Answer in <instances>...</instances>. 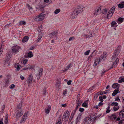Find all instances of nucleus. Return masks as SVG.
I'll use <instances>...</instances> for the list:
<instances>
[{
	"instance_id": "nucleus-1",
	"label": "nucleus",
	"mask_w": 124,
	"mask_h": 124,
	"mask_svg": "<svg viewBox=\"0 0 124 124\" xmlns=\"http://www.w3.org/2000/svg\"><path fill=\"white\" fill-rule=\"evenodd\" d=\"M115 7V6H114L110 9L107 15V18L108 19L110 18L113 15L114 12Z\"/></svg>"
},
{
	"instance_id": "nucleus-2",
	"label": "nucleus",
	"mask_w": 124,
	"mask_h": 124,
	"mask_svg": "<svg viewBox=\"0 0 124 124\" xmlns=\"http://www.w3.org/2000/svg\"><path fill=\"white\" fill-rule=\"evenodd\" d=\"M44 14L43 13H41L38 16L36 17L35 20L37 21H41L44 18Z\"/></svg>"
},
{
	"instance_id": "nucleus-3",
	"label": "nucleus",
	"mask_w": 124,
	"mask_h": 124,
	"mask_svg": "<svg viewBox=\"0 0 124 124\" xmlns=\"http://www.w3.org/2000/svg\"><path fill=\"white\" fill-rule=\"evenodd\" d=\"M8 78L5 80L3 82V87H6L9 85V79L10 78L9 76L8 75L7 76Z\"/></svg>"
},
{
	"instance_id": "nucleus-4",
	"label": "nucleus",
	"mask_w": 124,
	"mask_h": 124,
	"mask_svg": "<svg viewBox=\"0 0 124 124\" xmlns=\"http://www.w3.org/2000/svg\"><path fill=\"white\" fill-rule=\"evenodd\" d=\"M20 48L19 46L17 45L13 46L12 49V53H16L18 52Z\"/></svg>"
},
{
	"instance_id": "nucleus-5",
	"label": "nucleus",
	"mask_w": 124,
	"mask_h": 124,
	"mask_svg": "<svg viewBox=\"0 0 124 124\" xmlns=\"http://www.w3.org/2000/svg\"><path fill=\"white\" fill-rule=\"evenodd\" d=\"M74 10L78 14L79 13L82 12L83 11V7L82 6H78Z\"/></svg>"
},
{
	"instance_id": "nucleus-6",
	"label": "nucleus",
	"mask_w": 124,
	"mask_h": 124,
	"mask_svg": "<svg viewBox=\"0 0 124 124\" xmlns=\"http://www.w3.org/2000/svg\"><path fill=\"white\" fill-rule=\"evenodd\" d=\"M120 51V46H118L116 48V50H115V53H114L112 57V59H113L117 57L118 55V53H119Z\"/></svg>"
},
{
	"instance_id": "nucleus-7",
	"label": "nucleus",
	"mask_w": 124,
	"mask_h": 124,
	"mask_svg": "<svg viewBox=\"0 0 124 124\" xmlns=\"http://www.w3.org/2000/svg\"><path fill=\"white\" fill-rule=\"evenodd\" d=\"M17 114L16 115V118L17 119H19L21 116H22L23 113L22 112V110H17Z\"/></svg>"
},
{
	"instance_id": "nucleus-8",
	"label": "nucleus",
	"mask_w": 124,
	"mask_h": 124,
	"mask_svg": "<svg viewBox=\"0 0 124 124\" xmlns=\"http://www.w3.org/2000/svg\"><path fill=\"white\" fill-rule=\"evenodd\" d=\"M28 112L25 113L23 115L22 119L20 121V124L22 123L23 122H24L26 121V120L27 119L26 117H27V115L28 114Z\"/></svg>"
},
{
	"instance_id": "nucleus-9",
	"label": "nucleus",
	"mask_w": 124,
	"mask_h": 124,
	"mask_svg": "<svg viewBox=\"0 0 124 124\" xmlns=\"http://www.w3.org/2000/svg\"><path fill=\"white\" fill-rule=\"evenodd\" d=\"M57 32L56 31H53L50 34V37L51 38L54 37L57 38Z\"/></svg>"
},
{
	"instance_id": "nucleus-10",
	"label": "nucleus",
	"mask_w": 124,
	"mask_h": 124,
	"mask_svg": "<svg viewBox=\"0 0 124 124\" xmlns=\"http://www.w3.org/2000/svg\"><path fill=\"white\" fill-rule=\"evenodd\" d=\"M101 7H98L95 11L94 14L95 15H97L101 13Z\"/></svg>"
},
{
	"instance_id": "nucleus-11",
	"label": "nucleus",
	"mask_w": 124,
	"mask_h": 124,
	"mask_svg": "<svg viewBox=\"0 0 124 124\" xmlns=\"http://www.w3.org/2000/svg\"><path fill=\"white\" fill-rule=\"evenodd\" d=\"M78 14V13L75 10L71 12V18L73 19H74L75 17H76L77 15Z\"/></svg>"
},
{
	"instance_id": "nucleus-12",
	"label": "nucleus",
	"mask_w": 124,
	"mask_h": 124,
	"mask_svg": "<svg viewBox=\"0 0 124 124\" xmlns=\"http://www.w3.org/2000/svg\"><path fill=\"white\" fill-rule=\"evenodd\" d=\"M43 70L42 69L40 68L39 71V73L37 74L36 76L38 79H39L41 77L42 75V72Z\"/></svg>"
},
{
	"instance_id": "nucleus-13",
	"label": "nucleus",
	"mask_w": 124,
	"mask_h": 124,
	"mask_svg": "<svg viewBox=\"0 0 124 124\" xmlns=\"http://www.w3.org/2000/svg\"><path fill=\"white\" fill-rule=\"evenodd\" d=\"M32 74H31L28 77L27 80V83L28 86H29L31 83L32 80Z\"/></svg>"
},
{
	"instance_id": "nucleus-14",
	"label": "nucleus",
	"mask_w": 124,
	"mask_h": 124,
	"mask_svg": "<svg viewBox=\"0 0 124 124\" xmlns=\"http://www.w3.org/2000/svg\"><path fill=\"white\" fill-rule=\"evenodd\" d=\"M119 59L117 58L116 60L113 63V64L112 66L111 67L110 69H111L112 68H113V67H115L116 66V65L117 64V63L118 62H119Z\"/></svg>"
},
{
	"instance_id": "nucleus-15",
	"label": "nucleus",
	"mask_w": 124,
	"mask_h": 124,
	"mask_svg": "<svg viewBox=\"0 0 124 124\" xmlns=\"http://www.w3.org/2000/svg\"><path fill=\"white\" fill-rule=\"evenodd\" d=\"M119 84L118 83H114L112 86V87L114 89H119Z\"/></svg>"
},
{
	"instance_id": "nucleus-16",
	"label": "nucleus",
	"mask_w": 124,
	"mask_h": 124,
	"mask_svg": "<svg viewBox=\"0 0 124 124\" xmlns=\"http://www.w3.org/2000/svg\"><path fill=\"white\" fill-rule=\"evenodd\" d=\"M116 113H114L112 114V115L110 116H109V117L111 119L113 120H115L116 118Z\"/></svg>"
},
{
	"instance_id": "nucleus-17",
	"label": "nucleus",
	"mask_w": 124,
	"mask_h": 124,
	"mask_svg": "<svg viewBox=\"0 0 124 124\" xmlns=\"http://www.w3.org/2000/svg\"><path fill=\"white\" fill-rule=\"evenodd\" d=\"M119 116L121 118H124V109L120 111Z\"/></svg>"
},
{
	"instance_id": "nucleus-18",
	"label": "nucleus",
	"mask_w": 124,
	"mask_h": 124,
	"mask_svg": "<svg viewBox=\"0 0 124 124\" xmlns=\"http://www.w3.org/2000/svg\"><path fill=\"white\" fill-rule=\"evenodd\" d=\"M9 53H8L7 54L6 57V60L5 61L6 62H8V60H9L10 58L11 57V54H9Z\"/></svg>"
},
{
	"instance_id": "nucleus-19",
	"label": "nucleus",
	"mask_w": 124,
	"mask_h": 124,
	"mask_svg": "<svg viewBox=\"0 0 124 124\" xmlns=\"http://www.w3.org/2000/svg\"><path fill=\"white\" fill-rule=\"evenodd\" d=\"M120 91L119 89H115L113 93L112 94L113 96H115L117 93H120Z\"/></svg>"
},
{
	"instance_id": "nucleus-20",
	"label": "nucleus",
	"mask_w": 124,
	"mask_h": 124,
	"mask_svg": "<svg viewBox=\"0 0 124 124\" xmlns=\"http://www.w3.org/2000/svg\"><path fill=\"white\" fill-rule=\"evenodd\" d=\"M106 58V56L104 55L103 54L100 57L98 62H101L102 60H104Z\"/></svg>"
},
{
	"instance_id": "nucleus-21",
	"label": "nucleus",
	"mask_w": 124,
	"mask_h": 124,
	"mask_svg": "<svg viewBox=\"0 0 124 124\" xmlns=\"http://www.w3.org/2000/svg\"><path fill=\"white\" fill-rule=\"evenodd\" d=\"M124 20V18H123L122 17H119L117 21V23L120 24L123 22Z\"/></svg>"
},
{
	"instance_id": "nucleus-22",
	"label": "nucleus",
	"mask_w": 124,
	"mask_h": 124,
	"mask_svg": "<svg viewBox=\"0 0 124 124\" xmlns=\"http://www.w3.org/2000/svg\"><path fill=\"white\" fill-rule=\"evenodd\" d=\"M51 107L50 105H49L47 108L45 109V113L46 114H48L51 109Z\"/></svg>"
},
{
	"instance_id": "nucleus-23",
	"label": "nucleus",
	"mask_w": 124,
	"mask_h": 124,
	"mask_svg": "<svg viewBox=\"0 0 124 124\" xmlns=\"http://www.w3.org/2000/svg\"><path fill=\"white\" fill-rule=\"evenodd\" d=\"M118 8H123L124 7V1L121 2L118 5Z\"/></svg>"
},
{
	"instance_id": "nucleus-24",
	"label": "nucleus",
	"mask_w": 124,
	"mask_h": 124,
	"mask_svg": "<svg viewBox=\"0 0 124 124\" xmlns=\"http://www.w3.org/2000/svg\"><path fill=\"white\" fill-rule=\"evenodd\" d=\"M116 24L117 23L115 21H113L111 23V26L113 27H116L117 26V25H116Z\"/></svg>"
},
{
	"instance_id": "nucleus-25",
	"label": "nucleus",
	"mask_w": 124,
	"mask_h": 124,
	"mask_svg": "<svg viewBox=\"0 0 124 124\" xmlns=\"http://www.w3.org/2000/svg\"><path fill=\"white\" fill-rule=\"evenodd\" d=\"M29 37L27 36H25L23 39L22 41L23 42H26L28 39Z\"/></svg>"
},
{
	"instance_id": "nucleus-26",
	"label": "nucleus",
	"mask_w": 124,
	"mask_h": 124,
	"mask_svg": "<svg viewBox=\"0 0 124 124\" xmlns=\"http://www.w3.org/2000/svg\"><path fill=\"white\" fill-rule=\"evenodd\" d=\"M110 90H106L105 91L103 92H100V94L102 95L104 94L107 93H108V92Z\"/></svg>"
},
{
	"instance_id": "nucleus-27",
	"label": "nucleus",
	"mask_w": 124,
	"mask_h": 124,
	"mask_svg": "<svg viewBox=\"0 0 124 124\" xmlns=\"http://www.w3.org/2000/svg\"><path fill=\"white\" fill-rule=\"evenodd\" d=\"M101 95V94H100V92H97L95 94V96L94 98V100H95L99 96V95Z\"/></svg>"
},
{
	"instance_id": "nucleus-28",
	"label": "nucleus",
	"mask_w": 124,
	"mask_h": 124,
	"mask_svg": "<svg viewBox=\"0 0 124 124\" xmlns=\"http://www.w3.org/2000/svg\"><path fill=\"white\" fill-rule=\"evenodd\" d=\"M72 64L70 63L68 65V66L67 68L66 69L64 70H63V72H66L69 69L70 67L72 66Z\"/></svg>"
},
{
	"instance_id": "nucleus-29",
	"label": "nucleus",
	"mask_w": 124,
	"mask_h": 124,
	"mask_svg": "<svg viewBox=\"0 0 124 124\" xmlns=\"http://www.w3.org/2000/svg\"><path fill=\"white\" fill-rule=\"evenodd\" d=\"M33 54L31 51H30L28 54V56L29 58H31L33 57Z\"/></svg>"
},
{
	"instance_id": "nucleus-30",
	"label": "nucleus",
	"mask_w": 124,
	"mask_h": 124,
	"mask_svg": "<svg viewBox=\"0 0 124 124\" xmlns=\"http://www.w3.org/2000/svg\"><path fill=\"white\" fill-rule=\"evenodd\" d=\"M77 104H81L82 102V101L80 100V98H77V100L76 101Z\"/></svg>"
},
{
	"instance_id": "nucleus-31",
	"label": "nucleus",
	"mask_w": 124,
	"mask_h": 124,
	"mask_svg": "<svg viewBox=\"0 0 124 124\" xmlns=\"http://www.w3.org/2000/svg\"><path fill=\"white\" fill-rule=\"evenodd\" d=\"M22 106V104L21 103H19V104L18 105L17 107V110H22L21 109V107Z\"/></svg>"
},
{
	"instance_id": "nucleus-32",
	"label": "nucleus",
	"mask_w": 124,
	"mask_h": 124,
	"mask_svg": "<svg viewBox=\"0 0 124 124\" xmlns=\"http://www.w3.org/2000/svg\"><path fill=\"white\" fill-rule=\"evenodd\" d=\"M15 67L18 71L20 69L18 63L16 64L15 65Z\"/></svg>"
},
{
	"instance_id": "nucleus-33",
	"label": "nucleus",
	"mask_w": 124,
	"mask_h": 124,
	"mask_svg": "<svg viewBox=\"0 0 124 124\" xmlns=\"http://www.w3.org/2000/svg\"><path fill=\"white\" fill-rule=\"evenodd\" d=\"M119 80L118 81V82L119 83H121L123 82H124V78L122 77L119 78Z\"/></svg>"
},
{
	"instance_id": "nucleus-34",
	"label": "nucleus",
	"mask_w": 124,
	"mask_h": 124,
	"mask_svg": "<svg viewBox=\"0 0 124 124\" xmlns=\"http://www.w3.org/2000/svg\"><path fill=\"white\" fill-rule=\"evenodd\" d=\"M27 7L30 10H31L32 9V8L31 6H30L28 4H27L26 5Z\"/></svg>"
},
{
	"instance_id": "nucleus-35",
	"label": "nucleus",
	"mask_w": 124,
	"mask_h": 124,
	"mask_svg": "<svg viewBox=\"0 0 124 124\" xmlns=\"http://www.w3.org/2000/svg\"><path fill=\"white\" fill-rule=\"evenodd\" d=\"M111 105L112 106H118V103L116 102H114L111 103Z\"/></svg>"
},
{
	"instance_id": "nucleus-36",
	"label": "nucleus",
	"mask_w": 124,
	"mask_h": 124,
	"mask_svg": "<svg viewBox=\"0 0 124 124\" xmlns=\"http://www.w3.org/2000/svg\"><path fill=\"white\" fill-rule=\"evenodd\" d=\"M119 108V106H114L113 107V110L114 111H116Z\"/></svg>"
},
{
	"instance_id": "nucleus-37",
	"label": "nucleus",
	"mask_w": 124,
	"mask_h": 124,
	"mask_svg": "<svg viewBox=\"0 0 124 124\" xmlns=\"http://www.w3.org/2000/svg\"><path fill=\"white\" fill-rule=\"evenodd\" d=\"M4 124H8V117L6 116L4 122Z\"/></svg>"
},
{
	"instance_id": "nucleus-38",
	"label": "nucleus",
	"mask_w": 124,
	"mask_h": 124,
	"mask_svg": "<svg viewBox=\"0 0 124 124\" xmlns=\"http://www.w3.org/2000/svg\"><path fill=\"white\" fill-rule=\"evenodd\" d=\"M82 106L85 108H87L88 107L87 104L85 102H84L82 104Z\"/></svg>"
},
{
	"instance_id": "nucleus-39",
	"label": "nucleus",
	"mask_w": 124,
	"mask_h": 124,
	"mask_svg": "<svg viewBox=\"0 0 124 124\" xmlns=\"http://www.w3.org/2000/svg\"><path fill=\"white\" fill-rule=\"evenodd\" d=\"M47 92H46V89L44 88L43 89V95L44 96H46V94L47 93Z\"/></svg>"
},
{
	"instance_id": "nucleus-40",
	"label": "nucleus",
	"mask_w": 124,
	"mask_h": 124,
	"mask_svg": "<svg viewBox=\"0 0 124 124\" xmlns=\"http://www.w3.org/2000/svg\"><path fill=\"white\" fill-rule=\"evenodd\" d=\"M66 113L65 112L64 114L63 115V116L62 118H64L65 119H65L67 117H68V118L69 117V116H68V115H67L66 116Z\"/></svg>"
},
{
	"instance_id": "nucleus-41",
	"label": "nucleus",
	"mask_w": 124,
	"mask_h": 124,
	"mask_svg": "<svg viewBox=\"0 0 124 124\" xmlns=\"http://www.w3.org/2000/svg\"><path fill=\"white\" fill-rule=\"evenodd\" d=\"M77 111L76 110H75V109L72 111V113H71V116H73L74 115Z\"/></svg>"
},
{
	"instance_id": "nucleus-42",
	"label": "nucleus",
	"mask_w": 124,
	"mask_h": 124,
	"mask_svg": "<svg viewBox=\"0 0 124 124\" xmlns=\"http://www.w3.org/2000/svg\"><path fill=\"white\" fill-rule=\"evenodd\" d=\"M20 24H22L24 25L26 24V22L25 21H21L19 22Z\"/></svg>"
},
{
	"instance_id": "nucleus-43",
	"label": "nucleus",
	"mask_w": 124,
	"mask_h": 124,
	"mask_svg": "<svg viewBox=\"0 0 124 124\" xmlns=\"http://www.w3.org/2000/svg\"><path fill=\"white\" fill-rule=\"evenodd\" d=\"M81 115L80 114H79L78 116V117L77 118V120L79 121L81 117Z\"/></svg>"
},
{
	"instance_id": "nucleus-44",
	"label": "nucleus",
	"mask_w": 124,
	"mask_h": 124,
	"mask_svg": "<svg viewBox=\"0 0 124 124\" xmlns=\"http://www.w3.org/2000/svg\"><path fill=\"white\" fill-rule=\"evenodd\" d=\"M60 12V10L59 9H56L54 11V13L55 14H57Z\"/></svg>"
},
{
	"instance_id": "nucleus-45",
	"label": "nucleus",
	"mask_w": 124,
	"mask_h": 124,
	"mask_svg": "<svg viewBox=\"0 0 124 124\" xmlns=\"http://www.w3.org/2000/svg\"><path fill=\"white\" fill-rule=\"evenodd\" d=\"M89 34L88 35H85V36L87 38L89 37H91L93 36H92V34L91 33H89Z\"/></svg>"
},
{
	"instance_id": "nucleus-46",
	"label": "nucleus",
	"mask_w": 124,
	"mask_h": 124,
	"mask_svg": "<svg viewBox=\"0 0 124 124\" xmlns=\"http://www.w3.org/2000/svg\"><path fill=\"white\" fill-rule=\"evenodd\" d=\"M90 52V50H88L86 52H85L84 53V54L85 55H88L89 53Z\"/></svg>"
},
{
	"instance_id": "nucleus-47",
	"label": "nucleus",
	"mask_w": 124,
	"mask_h": 124,
	"mask_svg": "<svg viewBox=\"0 0 124 124\" xmlns=\"http://www.w3.org/2000/svg\"><path fill=\"white\" fill-rule=\"evenodd\" d=\"M44 1L46 3H50L52 2L51 0H44Z\"/></svg>"
},
{
	"instance_id": "nucleus-48",
	"label": "nucleus",
	"mask_w": 124,
	"mask_h": 124,
	"mask_svg": "<svg viewBox=\"0 0 124 124\" xmlns=\"http://www.w3.org/2000/svg\"><path fill=\"white\" fill-rule=\"evenodd\" d=\"M99 99H100V101L101 102H102L103 101V97L102 95L100 96L99 97Z\"/></svg>"
},
{
	"instance_id": "nucleus-49",
	"label": "nucleus",
	"mask_w": 124,
	"mask_h": 124,
	"mask_svg": "<svg viewBox=\"0 0 124 124\" xmlns=\"http://www.w3.org/2000/svg\"><path fill=\"white\" fill-rule=\"evenodd\" d=\"M85 110L84 108H80L79 109V111L80 112H83Z\"/></svg>"
},
{
	"instance_id": "nucleus-50",
	"label": "nucleus",
	"mask_w": 124,
	"mask_h": 124,
	"mask_svg": "<svg viewBox=\"0 0 124 124\" xmlns=\"http://www.w3.org/2000/svg\"><path fill=\"white\" fill-rule=\"evenodd\" d=\"M55 86L56 87H57L58 88H59L60 86L59 82H56V84Z\"/></svg>"
},
{
	"instance_id": "nucleus-51",
	"label": "nucleus",
	"mask_w": 124,
	"mask_h": 124,
	"mask_svg": "<svg viewBox=\"0 0 124 124\" xmlns=\"http://www.w3.org/2000/svg\"><path fill=\"white\" fill-rule=\"evenodd\" d=\"M10 24L11 23H10L6 25L4 27V28L5 29H6L7 28H9L10 26Z\"/></svg>"
},
{
	"instance_id": "nucleus-52",
	"label": "nucleus",
	"mask_w": 124,
	"mask_h": 124,
	"mask_svg": "<svg viewBox=\"0 0 124 124\" xmlns=\"http://www.w3.org/2000/svg\"><path fill=\"white\" fill-rule=\"evenodd\" d=\"M15 85L12 84L10 86L9 88L10 89H13L15 87Z\"/></svg>"
},
{
	"instance_id": "nucleus-53",
	"label": "nucleus",
	"mask_w": 124,
	"mask_h": 124,
	"mask_svg": "<svg viewBox=\"0 0 124 124\" xmlns=\"http://www.w3.org/2000/svg\"><path fill=\"white\" fill-rule=\"evenodd\" d=\"M98 63H99V62L98 61H95V62H94V64L93 65V66L94 67H96L97 66V64Z\"/></svg>"
},
{
	"instance_id": "nucleus-54",
	"label": "nucleus",
	"mask_w": 124,
	"mask_h": 124,
	"mask_svg": "<svg viewBox=\"0 0 124 124\" xmlns=\"http://www.w3.org/2000/svg\"><path fill=\"white\" fill-rule=\"evenodd\" d=\"M41 38L42 36H38V38L36 41L37 42H38L40 40V39Z\"/></svg>"
},
{
	"instance_id": "nucleus-55",
	"label": "nucleus",
	"mask_w": 124,
	"mask_h": 124,
	"mask_svg": "<svg viewBox=\"0 0 124 124\" xmlns=\"http://www.w3.org/2000/svg\"><path fill=\"white\" fill-rule=\"evenodd\" d=\"M28 61V60L26 59L24 60L23 62V63L24 64H26V63Z\"/></svg>"
},
{
	"instance_id": "nucleus-56",
	"label": "nucleus",
	"mask_w": 124,
	"mask_h": 124,
	"mask_svg": "<svg viewBox=\"0 0 124 124\" xmlns=\"http://www.w3.org/2000/svg\"><path fill=\"white\" fill-rule=\"evenodd\" d=\"M115 100L116 101H120L119 97V96H117V98H116L115 99Z\"/></svg>"
},
{
	"instance_id": "nucleus-57",
	"label": "nucleus",
	"mask_w": 124,
	"mask_h": 124,
	"mask_svg": "<svg viewBox=\"0 0 124 124\" xmlns=\"http://www.w3.org/2000/svg\"><path fill=\"white\" fill-rule=\"evenodd\" d=\"M107 10L106 9H103V10L102 13L104 14L105 13H106L107 12Z\"/></svg>"
},
{
	"instance_id": "nucleus-58",
	"label": "nucleus",
	"mask_w": 124,
	"mask_h": 124,
	"mask_svg": "<svg viewBox=\"0 0 124 124\" xmlns=\"http://www.w3.org/2000/svg\"><path fill=\"white\" fill-rule=\"evenodd\" d=\"M71 80H69L67 83V84L69 85H71Z\"/></svg>"
},
{
	"instance_id": "nucleus-59",
	"label": "nucleus",
	"mask_w": 124,
	"mask_h": 124,
	"mask_svg": "<svg viewBox=\"0 0 124 124\" xmlns=\"http://www.w3.org/2000/svg\"><path fill=\"white\" fill-rule=\"evenodd\" d=\"M106 112L107 113H108L110 112L111 111L110 110V109H108L107 108H106Z\"/></svg>"
},
{
	"instance_id": "nucleus-60",
	"label": "nucleus",
	"mask_w": 124,
	"mask_h": 124,
	"mask_svg": "<svg viewBox=\"0 0 124 124\" xmlns=\"http://www.w3.org/2000/svg\"><path fill=\"white\" fill-rule=\"evenodd\" d=\"M75 39V38L74 37H70V38L69 39V41H70L71 40H72V39Z\"/></svg>"
},
{
	"instance_id": "nucleus-61",
	"label": "nucleus",
	"mask_w": 124,
	"mask_h": 124,
	"mask_svg": "<svg viewBox=\"0 0 124 124\" xmlns=\"http://www.w3.org/2000/svg\"><path fill=\"white\" fill-rule=\"evenodd\" d=\"M93 86H92V87L89 88L88 90V92H90L93 89Z\"/></svg>"
},
{
	"instance_id": "nucleus-62",
	"label": "nucleus",
	"mask_w": 124,
	"mask_h": 124,
	"mask_svg": "<svg viewBox=\"0 0 124 124\" xmlns=\"http://www.w3.org/2000/svg\"><path fill=\"white\" fill-rule=\"evenodd\" d=\"M60 120H61V119ZM59 120V121H58L55 124H62V122L61 121V120Z\"/></svg>"
},
{
	"instance_id": "nucleus-63",
	"label": "nucleus",
	"mask_w": 124,
	"mask_h": 124,
	"mask_svg": "<svg viewBox=\"0 0 124 124\" xmlns=\"http://www.w3.org/2000/svg\"><path fill=\"white\" fill-rule=\"evenodd\" d=\"M67 93V90H65L63 92V95H65Z\"/></svg>"
},
{
	"instance_id": "nucleus-64",
	"label": "nucleus",
	"mask_w": 124,
	"mask_h": 124,
	"mask_svg": "<svg viewBox=\"0 0 124 124\" xmlns=\"http://www.w3.org/2000/svg\"><path fill=\"white\" fill-rule=\"evenodd\" d=\"M103 103L101 102H100L98 104V106H100L103 105Z\"/></svg>"
}]
</instances>
